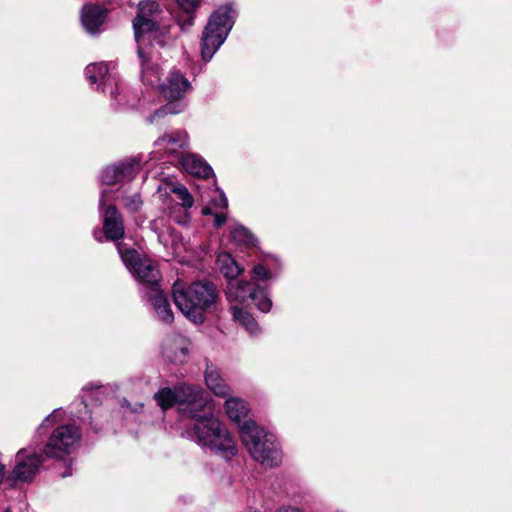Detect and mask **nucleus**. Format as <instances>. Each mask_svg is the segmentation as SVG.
I'll return each mask as SVG.
<instances>
[{
  "mask_svg": "<svg viewBox=\"0 0 512 512\" xmlns=\"http://www.w3.org/2000/svg\"><path fill=\"white\" fill-rule=\"evenodd\" d=\"M231 309L234 320L238 321L242 326H244L247 331H249L251 334H257L260 331L258 323L250 313L237 306H232Z\"/></svg>",
  "mask_w": 512,
  "mask_h": 512,
  "instance_id": "22",
  "label": "nucleus"
},
{
  "mask_svg": "<svg viewBox=\"0 0 512 512\" xmlns=\"http://www.w3.org/2000/svg\"><path fill=\"white\" fill-rule=\"evenodd\" d=\"M216 262L220 272L230 281H234L243 271L229 253H220Z\"/></svg>",
  "mask_w": 512,
  "mask_h": 512,
  "instance_id": "20",
  "label": "nucleus"
},
{
  "mask_svg": "<svg viewBox=\"0 0 512 512\" xmlns=\"http://www.w3.org/2000/svg\"><path fill=\"white\" fill-rule=\"evenodd\" d=\"M214 217V226L216 228H220L222 225L225 224L227 220V217L224 213H215Z\"/></svg>",
  "mask_w": 512,
  "mask_h": 512,
  "instance_id": "31",
  "label": "nucleus"
},
{
  "mask_svg": "<svg viewBox=\"0 0 512 512\" xmlns=\"http://www.w3.org/2000/svg\"><path fill=\"white\" fill-rule=\"evenodd\" d=\"M191 90L192 85L183 73L179 70L170 71L166 81L160 85L161 93L169 101L150 115L147 122L152 124L155 118L182 112L186 104L180 100Z\"/></svg>",
  "mask_w": 512,
  "mask_h": 512,
  "instance_id": "5",
  "label": "nucleus"
},
{
  "mask_svg": "<svg viewBox=\"0 0 512 512\" xmlns=\"http://www.w3.org/2000/svg\"><path fill=\"white\" fill-rule=\"evenodd\" d=\"M54 416H53V413L48 415L44 420L43 422L41 423V425L39 426L38 428V431H40L42 428H44L46 425H48L52 420H53Z\"/></svg>",
  "mask_w": 512,
  "mask_h": 512,
  "instance_id": "34",
  "label": "nucleus"
},
{
  "mask_svg": "<svg viewBox=\"0 0 512 512\" xmlns=\"http://www.w3.org/2000/svg\"><path fill=\"white\" fill-rule=\"evenodd\" d=\"M161 9L154 0H142L137 6V14L133 19L134 38L136 43L145 37L147 32L155 29L159 24Z\"/></svg>",
  "mask_w": 512,
  "mask_h": 512,
  "instance_id": "8",
  "label": "nucleus"
},
{
  "mask_svg": "<svg viewBox=\"0 0 512 512\" xmlns=\"http://www.w3.org/2000/svg\"><path fill=\"white\" fill-rule=\"evenodd\" d=\"M81 432L73 424L60 425L49 437L44 447V454L48 458H62L68 455L72 447L80 440Z\"/></svg>",
  "mask_w": 512,
  "mask_h": 512,
  "instance_id": "7",
  "label": "nucleus"
},
{
  "mask_svg": "<svg viewBox=\"0 0 512 512\" xmlns=\"http://www.w3.org/2000/svg\"><path fill=\"white\" fill-rule=\"evenodd\" d=\"M4 474H5V465H3L2 463H0V484H1V483H2V481H3Z\"/></svg>",
  "mask_w": 512,
  "mask_h": 512,
  "instance_id": "36",
  "label": "nucleus"
},
{
  "mask_svg": "<svg viewBox=\"0 0 512 512\" xmlns=\"http://www.w3.org/2000/svg\"><path fill=\"white\" fill-rule=\"evenodd\" d=\"M202 214L203 215H214L215 213H213V211L210 207H204L202 209Z\"/></svg>",
  "mask_w": 512,
  "mask_h": 512,
  "instance_id": "35",
  "label": "nucleus"
},
{
  "mask_svg": "<svg viewBox=\"0 0 512 512\" xmlns=\"http://www.w3.org/2000/svg\"><path fill=\"white\" fill-rule=\"evenodd\" d=\"M5 512H9V510H6Z\"/></svg>",
  "mask_w": 512,
  "mask_h": 512,
  "instance_id": "40",
  "label": "nucleus"
},
{
  "mask_svg": "<svg viewBox=\"0 0 512 512\" xmlns=\"http://www.w3.org/2000/svg\"><path fill=\"white\" fill-rule=\"evenodd\" d=\"M179 349H180V352L182 354V357L183 358L186 357L187 354H188V348L187 347H179Z\"/></svg>",
  "mask_w": 512,
  "mask_h": 512,
  "instance_id": "37",
  "label": "nucleus"
},
{
  "mask_svg": "<svg viewBox=\"0 0 512 512\" xmlns=\"http://www.w3.org/2000/svg\"><path fill=\"white\" fill-rule=\"evenodd\" d=\"M85 76L91 84H97V89L101 87L102 92L109 93L112 97L116 95L117 87H112L115 76L109 73V67L106 63H93L85 68Z\"/></svg>",
  "mask_w": 512,
  "mask_h": 512,
  "instance_id": "10",
  "label": "nucleus"
},
{
  "mask_svg": "<svg viewBox=\"0 0 512 512\" xmlns=\"http://www.w3.org/2000/svg\"><path fill=\"white\" fill-rule=\"evenodd\" d=\"M141 39L139 43H137V56L141 66V72L145 73L152 68V62L150 54L141 46Z\"/></svg>",
  "mask_w": 512,
  "mask_h": 512,
  "instance_id": "27",
  "label": "nucleus"
},
{
  "mask_svg": "<svg viewBox=\"0 0 512 512\" xmlns=\"http://www.w3.org/2000/svg\"><path fill=\"white\" fill-rule=\"evenodd\" d=\"M205 382L208 389L216 396L225 398L230 395V387L226 384L215 366L207 364L205 370Z\"/></svg>",
  "mask_w": 512,
  "mask_h": 512,
  "instance_id": "17",
  "label": "nucleus"
},
{
  "mask_svg": "<svg viewBox=\"0 0 512 512\" xmlns=\"http://www.w3.org/2000/svg\"><path fill=\"white\" fill-rule=\"evenodd\" d=\"M154 399L162 410H167L175 404L178 405L176 386L173 390L168 387L159 390L154 394Z\"/></svg>",
  "mask_w": 512,
  "mask_h": 512,
  "instance_id": "23",
  "label": "nucleus"
},
{
  "mask_svg": "<svg viewBox=\"0 0 512 512\" xmlns=\"http://www.w3.org/2000/svg\"><path fill=\"white\" fill-rule=\"evenodd\" d=\"M141 205L142 200L139 194H134L125 198L124 206L131 211H137Z\"/></svg>",
  "mask_w": 512,
  "mask_h": 512,
  "instance_id": "28",
  "label": "nucleus"
},
{
  "mask_svg": "<svg viewBox=\"0 0 512 512\" xmlns=\"http://www.w3.org/2000/svg\"><path fill=\"white\" fill-rule=\"evenodd\" d=\"M235 13L232 5L226 4L211 14L201 37V56L205 62H209L225 42L234 25Z\"/></svg>",
  "mask_w": 512,
  "mask_h": 512,
  "instance_id": "4",
  "label": "nucleus"
},
{
  "mask_svg": "<svg viewBox=\"0 0 512 512\" xmlns=\"http://www.w3.org/2000/svg\"><path fill=\"white\" fill-rule=\"evenodd\" d=\"M144 294L148 301L151 302L158 318L164 323H172L174 320V314L170 308L167 295L159 288V285L155 286V288L145 290Z\"/></svg>",
  "mask_w": 512,
  "mask_h": 512,
  "instance_id": "14",
  "label": "nucleus"
},
{
  "mask_svg": "<svg viewBox=\"0 0 512 512\" xmlns=\"http://www.w3.org/2000/svg\"><path fill=\"white\" fill-rule=\"evenodd\" d=\"M180 12L177 15V23L182 30L189 29L195 18V12L200 6L201 0H177Z\"/></svg>",
  "mask_w": 512,
  "mask_h": 512,
  "instance_id": "19",
  "label": "nucleus"
},
{
  "mask_svg": "<svg viewBox=\"0 0 512 512\" xmlns=\"http://www.w3.org/2000/svg\"><path fill=\"white\" fill-rule=\"evenodd\" d=\"M164 354L171 360V361H177L178 359L177 358H171L167 352L165 351Z\"/></svg>",
  "mask_w": 512,
  "mask_h": 512,
  "instance_id": "38",
  "label": "nucleus"
},
{
  "mask_svg": "<svg viewBox=\"0 0 512 512\" xmlns=\"http://www.w3.org/2000/svg\"><path fill=\"white\" fill-rule=\"evenodd\" d=\"M17 463L9 480L27 482L31 481L43 462V456L38 453H28L26 449H21L16 455Z\"/></svg>",
  "mask_w": 512,
  "mask_h": 512,
  "instance_id": "9",
  "label": "nucleus"
},
{
  "mask_svg": "<svg viewBox=\"0 0 512 512\" xmlns=\"http://www.w3.org/2000/svg\"><path fill=\"white\" fill-rule=\"evenodd\" d=\"M252 276L254 279L268 280L271 273L262 264H257L253 267Z\"/></svg>",
  "mask_w": 512,
  "mask_h": 512,
  "instance_id": "29",
  "label": "nucleus"
},
{
  "mask_svg": "<svg viewBox=\"0 0 512 512\" xmlns=\"http://www.w3.org/2000/svg\"><path fill=\"white\" fill-rule=\"evenodd\" d=\"M107 193H108V191H107V190H103V191L101 192L100 199H99V209H100V211H102V210H103V208H104V207H105V205H106V202H107V198H106Z\"/></svg>",
  "mask_w": 512,
  "mask_h": 512,
  "instance_id": "33",
  "label": "nucleus"
},
{
  "mask_svg": "<svg viewBox=\"0 0 512 512\" xmlns=\"http://www.w3.org/2000/svg\"><path fill=\"white\" fill-rule=\"evenodd\" d=\"M138 167L139 161L135 158L109 166L103 170L101 182L106 185H113L124 180H130L135 176Z\"/></svg>",
  "mask_w": 512,
  "mask_h": 512,
  "instance_id": "11",
  "label": "nucleus"
},
{
  "mask_svg": "<svg viewBox=\"0 0 512 512\" xmlns=\"http://www.w3.org/2000/svg\"><path fill=\"white\" fill-rule=\"evenodd\" d=\"M231 237L236 243L247 247L254 246L256 243V239L253 234L242 225L236 226L232 230Z\"/></svg>",
  "mask_w": 512,
  "mask_h": 512,
  "instance_id": "24",
  "label": "nucleus"
},
{
  "mask_svg": "<svg viewBox=\"0 0 512 512\" xmlns=\"http://www.w3.org/2000/svg\"><path fill=\"white\" fill-rule=\"evenodd\" d=\"M145 36L152 43H156L160 47H164L168 43L169 32L166 28L161 29L159 24H156L155 29L151 32H147Z\"/></svg>",
  "mask_w": 512,
  "mask_h": 512,
  "instance_id": "25",
  "label": "nucleus"
},
{
  "mask_svg": "<svg viewBox=\"0 0 512 512\" xmlns=\"http://www.w3.org/2000/svg\"><path fill=\"white\" fill-rule=\"evenodd\" d=\"M133 274L143 285L144 291L148 290L149 288H155V286L159 285L161 280V274L157 266L148 259H144V262Z\"/></svg>",
  "mask_w": 512,
  "mask_h": 512,
  "instance_id": "15",
  "label": "nucleus"
},
{
  "mask_svg": "<svg viewBox=\"0 0 512 512\" xmlns=\"http://www.w3.org/2000/svg\"><path fill=\"white\" fill-rule=\"evenodd\" d=\"M103 232L109 241L121 242L125 227L122 214L114 205H108L103 217Z\"/></svg>",
  "mask_w": 512,
  "mask_h": 512,
  "instance_id": "13",
  "label": "nucleus"
},
{
  "mask_svg": "<svg viewBox=\"0 0 512 512\" xmlns=\"http://www.w3.org/2000/svg\"><path fill=\"white\" fill-rule=\"evenodd\" d=\"M216 286L211 282H194L188 287L176 281L173 285V301L176 307L195 324L205 320L204 312L217 300Z\"/></svg>",
  "mask_w": 512,
  "mask_h": 512,
  "instance_id": "3",
  "label": "nucleus"
},
{
  "mask_svg": "<svg viewBox=\"0 0 512 512\" xmlns=\"http://www.w3.org/2000/svg\"><path fill=\"white\" fill-rule=\"evenodd\" d=\"M176 391L178 410L195 421L185 430L187 437L227 460L234 457L236 443L225 425L207 409V393L200 386L186 383L176 385Z\"/></svg>",
  "mask_w": 512,
  "mask_h": 512,
  "instance_id": "1",
  "label": "nucleus"
},
{
  "mask_svg": "<svg viewBox=\"0 0 512 512\" xmlns=\"http://www.w3.org/2000/svg\"><path fill=\"white\" fill-rule=\"evenodd\" d=\"M225 408L228 417L238 425L241 441L250 455L262 465L277 467L282 456L275 435L257 426L255 421L246 419L248 407L242 399L228 398Z\"/></svg>",
  "mask_w": 512,
  "mask_h": 512,
  "instance_id": "2",
  "label": "nucleus"
},
{
  "mask_svg": "<svg viewBox=\"0 0 512 512\" xmlns=\"http://www.w3.org/2000/svg\"><path fill=\"white\" fill-rule=\"evenodd\" d=\"M188 135L185 131L164 134L155 141V146L163 148L166 152L174 154L187 146Z\"/></svg>",
  "mask_w": 512,
  "mask_h": 512,
  "instance_id": "18",
  "label": "nucleus"
},
{
  "mask_svg": "<svg viewBox=\"0 0 512 512\" xmlns=\"http://www.w3.org/2000/svg\"><path fill=\"white\" fill-rule=\"evenodd\" d=\"M116 247L124 265L131 273H134L144 262L137 250L126 248L124 243L117 242Z\"/></svg>",
  "mask_w": 512,
  "mask_h": 512,
  "instance_id": "21",
  "label": "nucleus"
},
{
  "mask_svg": "<svg viewBox=\"0 0 512 512\" xmlns=\"http://www.w3.org/2000/svg\"><path fill=\"white\" fill-rule=\"evenodd\" d=\"M64 465L66 466V469L64 472L60 473V477L62 478H66L68 476H71L72 475V471H71V464H72V460L69 458H64V461H63Z\"/></svg>",
  "mask_w": 512,
  "mask_h": 512,
  "instance_id": "32",
  "label": "nucleus"
},
{
  "mask_svg": "<svg viewBox=\"0 0 512 512\" xmlns=\"http://www.w3.org/2000/svg\"><path fill=\"white\" fill-rule=\"evenodd\" d=\"M99 387H100L99 385H96V386H92L91 389L92 388H99Z\"/></svg>",
  "mask_w": 512,
  "mask_h": 512,
  "instance_id": "39",
  "label": "nucleus"
},
{
  "mask_svg": "<svg viewBox=\"0 0 512 512\" xmlns=\"http://www.w3.org/2000/svg\"><path fill=\"white\" fill-rule=\"evenodd\" d=\"M108 9L99 4H85L81 9V23L91 35L99 34L103 29Z\"/></svg>",
  "mask_w": 512,
  "mask_h": 512,
  "instance_id": "12",
  "label": "nucleus"
},
{
  "mask_svg": "<svg viewBox=\"0 0 512 512\" xmlns=\"http://www.w3.org/2000/svg\"><path fill=\"white\" fill-rule=\"evenodd\" d=\"M219 191V200H214L213 204L218 208L226 209L228 207V200L225 193L221 189H217Z\"/></svg>",
  "mask_w": 512,
  "mask_h": 512,
  "instance_id": "30",
  "label": "nucleus"
},
{
  "mask_svg": "<svg viewBox=\"0 0 512 512\" xmlns=\"http://www.w3.org/2000/svg\"><path fill=\"white\" fill-rule=\"evenodd\" d=\"M170 190L172 193L177 195L178 199L181 201V205L184 208H191L193 206V197L184 185H174Z\"/></svg>",
  "mask_w": 512,
  "mask_h": 512,
  "instance_id": "26",
  "label": "nucleus"
},
{
  "mask_svg": "<svg viewBox=\"0 0 512 512\" xmlns=\"http://www.w3.org/2000/svg\"><path fill=\"white\" fill-rule=\"evenodd\" d=\"M181 165L189 174L201 178H208L213 175V169L199 156L185 154L181 157Z\"/></svg>",
  "mask_w": 512,
  "mask_h": 512,
  "instance_id": "16",
  "label": "nucleus"
},
{
  "mask_svg": "<svg viewBox=\"0 0 512 512\" xmlns=\"http://www.w3.org/2000/svg\"><path fill=\"white\" fill-rule=\"evenodd\" d=\"M226 296L229 302L242 304L251 301L261 312L267 313L272 307V301L265 289L248 281H229Z\"/></svg>",
  "mask_w": 512,
  "mask_h": 512,
  "instance_id": "6",
  "label": "nucleus"
}]
</instances>
